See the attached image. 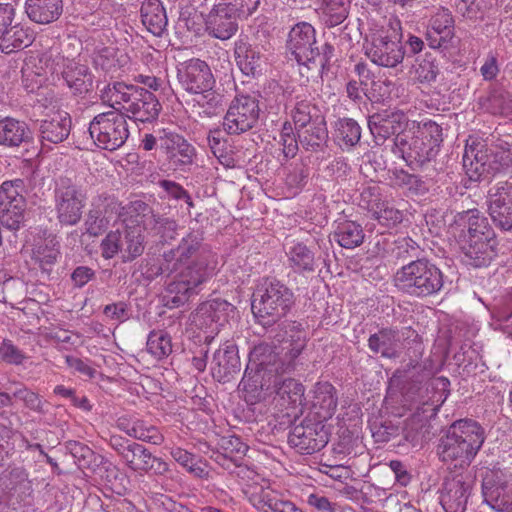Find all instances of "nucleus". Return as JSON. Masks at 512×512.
<instances>
[{
  "label": "nucleus",
  "instance_id": "f03ea898",
  "mask_svg": "<svg viewBox=\"0 0 512 512\" xmlns=\"http://www.w3.org/2000/svg\"><path fill=\"white\" fill-rule=\"evenodd\" d=\"M455 225V229L460 228L457 241L467 263L474 267L489 265L497 255V243L486 219L478 210H468L458 214Z\"/></svg>",
  "mask_w": 512,
  "mask_h": 512
},
{
  "label": "nucleus",
  "instance_id": "69168bd1",
  "mask_svg": "<svg viewBox=\"0 0 512 512\" xmlns=\"http://www.w3.org/2000/svg\"><path fill=\"white\" fill-rule=\"evenodd\" d=\"M279 143L286 158H293L298 151V141L294 134L292 125L284 122L279 135Z\"/></svg>",
  "mask_w": 512,
  "mask_h": 512
},
{
  "label": "nucleus",
  "instance_id": "20e7f679",
  "mask_svg": "<svg viewBox=\"0 0 512 512\" xmlns=\"http://www.w3.org/2000/svg\"><path fill=\"white\" fill-rule=\"evenodd\" d=\"M294 304L293 292L276 279H265L256 290L251 308L263 326H270L287 315Z\"/></svg>",
  "mask_w": 512,
  "mask_h": 512
},
{
  "label": "nucleus",
  "instance_id": "1a4fd4ad",
  "mask_svg": "<svg viewBox=\"0 0 512 512\" xmlns=\"http://www.w3.org/2000/svg\"><path fill=\"white\" fill-rule=\"evenodd\" d=\"M55 211L57 219L62 225L73 226L80 222L83 209L87 202V193L84 188L62 179L55 188Z\"/></svg>",
  "mask_w": 512,
  "mask_h": 512
},
{
  "label": "nucleus",
  "instance_id": "7c9ffc66",
  "mask_svg": "<svg viewBox=\"0 0 512 512\" xmlns=\"http://www.w3.org/2000/svg\"><path fill=\"white\" fill-rule=\"evenodd\" d=\"M143 26L154 36H162L168 25L166 9L160 0H144L140 8Z\"/></svg>",
  "mask_w": 512,
  "mask_h": 512
},
{
  "label": "nucleus",
  "instance_id": "aec40b11",
  "mask_svg": "<svg viewBox=\"0 0 512 512\" xmlns=\"http://www.w3.org/2000/svg\"><path fill=\"white\" fill-rule=\"evenodd\" d=\"M177 77L181 86L189 93L213 88L215 79L210 67L200 59H190L178 68Z\"/></svg>",
  "mask_w": 512,
  "mask_h": 512
},
{
  "label": "nucleus",
  "instance_id": "4d7b16f0",
  "mask_svg": "<svg viewBox=\"0 0 512 512\" xmlns=\"http://www.w3.org/2000/svg\"><path fill=\"white\" fill-rule=\"evenodd\" d=\"M194 102L201 108L206 116L216 114V110L222 104V96L217 93L213 88L204 89L201 92H196Z\"/></svg>",
  "mask_w": 512,
  "mask_h": 512
},
{
  "label": "nucleus",
  "instance_id": "c03bdc74",
  "mask_svg": "<svg viewBox=\"0 0 512 512\" xmlns=\"http://www.w3.org/2000/svg\"><path fill=\"white\" fill-rule=\"evenodd\" d=\"M290 267L294 271L312 272L315 269L314 253L303 243H296L287 252Z\"/></svg>",
  "mask_w": 512,
  "mask_h": 512
},
{
  "label": "nucleus",
  "instance_id": "9b49d317",
  "mask_svg": "<svg viewBox=\"0 0 512 512\" xmlns=\"http://www.w3.org/2000/svg\"><path fill=\"white\" fill-rule=\"evenodd\" d=\"M242 492L259 512H303L292 501L283 498L271 488L269 481H253L243 486Z\"/></svg>",
  "mask_w": 512,
  "mask_h": 512
},
{
  "label": "nucleus",
  "instance_id": "6ab92c4d",
  "mask_svg": "<svg viewBox=\"0 0 512 512\" xmlns=\"http://www.w3.org/2000/svg\"><path fill=\"white\" fill-rule=\"evenodd\" d=\"M367 57L375 64L393 68L404 59V50L399 41H393L383 31L374 33L366 47Z\"/></svg>",
  "mask_w": 512,
  "mask_h": 512
},
{
  "label": "nucleus",
  "instance_id": "a878e982",
  "mask_svg": "<svg viewBox=\"0 0 512 512\" xmlns=\"http://www.w3.org/2000/svg\"><path fill=\"white\" fill-rule=\"evenodd\" d=\"M93 63L96 69L102 70L110 77H116L129 68L130 58L124 51L107 46L95 51Z\"/></svg>",
  "mask_w": 512,
  "mask_h": 512
},
{
  "label": "nucleus",
  "instance_id": "a18cd8bd",
  "mask_svg": "<svg viewBox=\"0 0 512 512\" xmlns=\"http://www.w3.org/2000/svg\"><path fill=\"white\" fill-rule=\"evenodd\" d=\"M397 333L392 330H381L369 337V348L375 353H380L383 357H394L397 348Z\"/></svg>",
  "mask_w": 512,
  "mask_h": 512
},
{
  "label": "nucleus",
  "instance_id": "f8f14e48",
  "mask_svg": "<svg viewBox=\"0 0 512 512\" xmlns=\"http://www.w3.org/2000/svg\"><path fill=\"white\" fill-rule=\"evenodd\" d=\"M259 112L258 100L255 97H235L223 119L224 131L230 135H239L252 129L258 121Z\"/></svg>",
  "mask_w": 512,
  "mask_h": 512
},
{
  "label": "nucleus",
  "instance_id": "72a5a7b5",
  "mask_svg": "<svg viewBox=\"0 0 512 512\" xmlns=\"http://www.w3.org/2000/svg\"><path fill=\"white\" fill-rule=\"evenodd\" d=\"M63 11L62 0H26L25 12L28 18L38 24L56 21Z\"/></svg>",
  "mask_w": 512,
  "mask_h": 512
},
{
  "label": "nucleus",
  "instance_id": "dca6fc26",
  "mask_svg": "<svg viewBox=\"0 0 512 512\" xmlns=\"http://www.w3.org/2000/svg\"><path fill=\"white\" fill-rule=\"evenodd\" d=\"M395 149L408 165L420 166L431 161L436 153L415 129L412 128L398 134L395 138Z\"/></svg>",
  "mask_w": 512,
  "mask_h": 512
},
{
  "label": "nucleus",
  "instance_id": "e2e57ef3",
  "mask_svg": "<svg viewBox=\"0 0 512 512\" xmlns=\"http://www.w3.org/2000/svg\"><path fill=\"white\" fill-rule=\"evenodd\" d=\"M221 447L225 451V457H230L236 466H239V461L248 450V446L238 436L223 438Z\"/></svg>",
  "mask_w": 512,
  "mask_h": 512
},
{
  "label": "nucleus",
  "instance_id": "6e6d98bb",
  "mask_svg": "<svg viewBox=\"0 0 512 512\" xmlns=\"http://www.w3.org/2000/svg\"><path fill=\"white\" fill-rule=\"evenodd\" d=\"M415 78L420 83H430L434 81L439 73L438 65L431 54H425L421 59H417L414 69Z\"/></svg>",
  "mask_w": 512,
  "mask_h": 512
},
{
  "label": "nucleus",
  "instance_id": "603ef678",
  "mask_svg": "<svg viewBox=\"0 0 512 512\" xmlns=\"http://www.w3.org/2000/svg\"><path fill=\"white\" fill-rule=\"evenodd\" d=\"M483 107L494 115H510L512 113V99L506 92H492L484 101Z\"/></svg>",
  "mask_w": 512,
  "mask_h": 512
},
{
  "label": "nucleus",
  "instance_id": "e433bc0d",
  "mask_svg": "<svg viewBox=\"0 0 512 512\" xmlns=\"http://www.w3.org/2000/svg\"><path fill=\"white\" fill-rule=\"evenodd\" d=\"M121 232L119 253L123 262H130L142 255L144 251L143 228L140 225H126Z\"/></svg>",
  "mask_w": 512,
  "mask_h": 512
},
{
  "label": "nucleus",
  "instance_id": "0eeeda50",
  "mask_svg": "<svg viewBox=\"0 0 512 512\" xmlns=\"http://www.w3.org/2000/svg\"><path fill=\"white\" fill-rule=\"evenodd\" d=\"M51 75H61L73 94H85L92 89L93 75L85 64L69 59L57 49L44 53L40 59Z\"/></svg>",
  "mask_w": 512,
  "mask_h": 512
},
{
  "label": "nucleus",
  "instance_id": "58836bf2",
  "mask_svg": "<svg viewBox=\"0 0 512 512\" xmlns=\"http://www.w3.org/2000/svg\"><path fill=\"white\" fill-rule=\"evenodd\" d=\"M364 237L365 234L362 226L350 220L340 222L333 233L334 240L346 249L360 246L364 241Z\"/></svg>",
  "mask_w": 512,
  "mask_h": 512
},
{
  "label": "nucleus",
  "instance_id": "423d86ee",
  "mask_svg": "<svg viewBox=\"0 0 512 512\" xmlns=\"http://www.w3.org/2000/svg\"><path fill=\"white\" fill-rule=\"evenodd\" d=\"M178 270L165 291L164 298L169 308H176L188 302L190 297L198 294L200 286L212 275V268H209L205 259H197L182 265Z\"/></svg>",
  "mask_w": 512,
  "mask_h": 512
},
{
  "label": "nucleus",
  "instance_id": "5701e85b",
  "mask_svg": "<svg viewBox=\"0 0 512 512\" xmlns=\"http://www.w3.org/2000/svg\"><path fill=\"white\" fill-rule=\"evenodd\" d=\"M408 118L400 110H383L369 117L368 126L373 136L382 141L406 131Z\"/></svg>",
  "mask_w": 512,
  "mask_h": 512
},
{
  "label": "nucleus",
  "instance_id": "de8ad7c7",
  "mask_svg": "<svg viewBox=\"0 0 512 512\" xmlns=\"http://www.w3.org/2000/svg\"><path fill=\"white\" fill-rule=\"evenodd\" d=\"M275 393L288 405H301L304 397V387L301 383L292 378L274 382Z\"/></svg>",
  "mask_w": 512,
  "mask_h": 512
},
{
  "label": "nucleus",
  "instance_id": "4468645a",
  "mask_svg": "<svg viewBox=\"0 0 512 512\" xmlns=\"http://www.w3.org/2000/svg\"><path fill=\"white\" fill-rule=\"evenodd\" d=\"M502 471H489L482 482L483 502L495 512H512V486Z\"/></svg>",
  "mask_w": 512,
  "mask_h": 512
},
{
  "label": "nucleus",
  "instance_id": "864d4df0",
  "mask_svg": "<svg viewBox=\"0 0 512 512\" xmlns=\"http://www.w3.org/2000/svg\"><path fill=\"white\" fill-rule=\"evenodd\" d=\"M385 201L381 187L377 184H370L363 187L360 193L359 205L372 215L378 208L380 209Z\"/></svg>",
  "mask_w": 512,
  "mask_h": 512
},
{
  "label": "nucleus",
  "instance_id": "b1692460",
  "mask_svg": "<svg viewBox=\"0 0 512 512\" xmlns=\"http://www.w3.org/2000/svg\"><path fill=\"white\" fill-rule=\"evenodd\" d=\"M201 243L202 238L198 233H190L184 237L176 248L163 254L160 274L176 272L182 265L189 264V259L200 250Z\"/></svg>",
  "mask_w": 512,
  "mask_h": 512
},
{
  "label": "nucleus",
  "instance_id": "bf43d9fd",
  "mask_svg": "<svg viewBox=\"0 0 512 512\" xmlns=\"http://www.w3.org/2000/svg\"><path fill=\"white\" fill-rule=\"evenodd\" d=\"M371 217L378 221L379 224L386 227H394L403 220V213L393 207L388 201L375 211Z\"/></svg>",
  "mask_w": 512,
  "mask_h": 512
},
{
  "label": "nucleus",
  "instance_id": "338daca9",
  "mask_svg": "<svg viewBox=\"0 0 512 512\" xmlns=\"http://www.w3.org/2000/svg\"><path fill=\"white\" fill-rule=\"evenodd\" d=\"M128 428L127 434L135 439L158 444L161 438L154 427H147L144 422L140 420L132 421L131 427Z\"/></svg>",
  "mask_w": 512,
  "mask_h": 512
},
{
  "label": "nucleus",
  "instance_id": "a19ab883",
  "mask_svg": "<svg viewBox=\"0 0 512 512\" xmlns=\"http://www.w3.org/2000/svg\"><path fill=\"white\" fill-rule=\"evenodd\" d=\"M250 364L256 366L257 372L279 373L278 354L272 346L260 344L256 346L250 354Z\"/></svg>",
  "mask_w": 512,
  "mask_h": 512
},
{
  "label": "nucleus",
  "instance_id": "f257e3e1",
  "mask_svg": "<svg viewBox=\"0 0 512 512\" xmlns=\"http://www.w3.org/2000/svg\"><path fill=\"white\" fill-rule=\"evenodd\" d=\"M484 428L472 419L453 422L440 438L437 454L440 460L455 468L467 467L485 441Z\"/></svg>",
  "mask_w": 512,
  "mask_h": 512
},
{
  "label": "nucleus",
  "instance_id": "2f4dec72",
  "mask_svg": "<svg viewBox=\"0 0 512 512\" xmlns=\"http://www.w3.org/2000/svg\"><path fill=\"white\" fill-rule=\"evenodd\" d=\"M212 374L219 381L226 380L240 370L238 351L233 344H224L215 351L212 360Z\"/></svg>",
  "mask_w": 512,
  "mask_h": 512
},
{
  "label": "nucleus",
  "instance_id": "393cba45",
  "mask_svg": "<svg viewBox=\"0 0 512 512\" xmlns=\"http://www.w3.org/2000/svg\"><path fill=\"white\" fill-rule=\"evenodd\" d=\"M140 87L124 82L115 81L107 84L100 90L103 103L113 108L112 111L127 114L130 105L138 96Z\"/></svg>",
  "mask_w": 512,
  "mask_h": 512
},
{
  "label": "nucleus",
  "instance_id": "2eb2a0df",
  "mask_svg": "<svg viewBox=\"0 0 512 512\" xmlns=\"http://www.w3.org/2000/svg\"><path fill=\"white\" fill-rule=\"evenodd\" d=\"M473 478L467 473L447 476L440 495L445 512H465L473 487Z\"/></svg>",
  "mask_w": 512,
  "mask_h": 512
},
{
  "label": "nucleus",
  "instance_id": "3c124183",
  "mask_svg": "<svg viewBox=\"0 0 512 512\" xmlns=\"http://www.w3.org/2000/svg\"><path fill=\"white\" fill-rule=\"evenodd\" d=\"M147 351L156 359H163L172 352L170 336L164 331L150 332L147 340Z\"/></svg>",
  "mask_w": 512,
  "mask_h": 512
},
{
  "label": "nucleus",
  "instance_id": "4c0bfd02",
  "mask_svg": "<svg viewBox=\"0 0 512 512\" xmlns=\"http://www.w3.org/2000/svg\"><path fill=\"white\" fill-rule=\"evenodd\" d=\"M290 115L297 129L305 128L316 118H323L306 95H296L290 103Z\"/></svg>",
  "mask_w": 512,
  "mask_h": 512
},
{
  "label": "nucleus",
  "instance_id": "4be33fe9",
  "mask_svg": "<svg viewBox=\"0 0 512 512\" xmlns=\"http://www.w3.org/2000/svg\"><path fill=\"white\" fill-rule=\"evenodd\" d=\"M236 17L244 16L240 12L231 11L224 2L219 1L207 16L206 31L214 38L228 40L237 32Z\"/></svg>",
  "mask_w": 512,
  "mask_h": 512
},
{
  "label": "nucleus",
  "instance_id": "39448f33",
  "mask_svg": "<svg viewBox=\"0 0 512 512\" xmlns=\"http://www.w3.org/2000/svg\"><path fill=\"white\" fill-rule=\"evenodd\" d=\"M395 286L414 297L436 294L443 287L441 270L427 260H415L399 269L394 276Z\"/></svg>",
  "mask_w": 512,
  "mask_h": 512
},
{
  "label": "nucleus",
  "instance_id": "5fc2aeb1",
  "mask_svg": "<svg viewBox=\"0 0 512 512\" xmlns=\"http://www.w3.org/2000/svg\"><path fill=\"white\" fill-rule=\"evenodd\" d=\"M196 156L195 148L186 141L180 147H176V150L166 156V160L170 166L174 169H184L191 165Z\"/></svg>",
  "mask_w": 512,
  "mask_h": 512
},
{
  "label": "nucleus",
  "instance_id": "6e6552de",
  "mask_svg": "<svg viewBox=\"0 0 512 512\" xmlns=\"http://www.w3.org/2000/svg\"><path fill=\"white\" fill-rule=\"evenodd\" d=\"M89 133L99 148L115 151L122 147L129 137L128 123L122 113L103 112L90 122Z\"/></svg>",
  "mask_w": 512,
  "mask_h": 512
},
{
  "label": "nucleus",
  "instance_id": "7ed1b4c3",
  "mask_svg": "<svg viewBox=\"0 0 512 512\" xmlns=\"http://www.w3.org/2000/svg\"><path fill=\"white\" fill-rule=\"evenodd\" d=\"M449 384L447 378L439 377L428 385L422 386L418 383L405 390L404 394L408 399L414 400L417 395V402L421 405L417 409L422 411V415L417 412L407 421L404 429L407 441L418 443L429 418L435 416L445 402Z\"/></svg>",
  "mask_w": 512,
  "mask_h": 512
},
{
  "label": "nucleus",
  "instance_id": "13d9d810",
  "mask_svg": "<svg viewBox=\"0 0 512 512\" xmlns=\"http://www.w3.org/2000/svg\"><path fill=\"white\" fill-rule=\"evenodd\" d=\"M13 396L17 400L21 401L26 408L33 412L39 414H44L46 412V402L42 399V397L39 394L28 389L27 387L22 386L20 388H17L13 392Z\"/></svg>",
  "mask_w": 512,
  "mask_h": 512
},
{
  "label": "nucleus",
  "instance_id": "a211bd4d",
  "mask_svg": "<svg viewBox=\"0 0 512 512\" xmlns=\"http://www.w3.org/2000/svg\"><path fill=\"white\" fill-rule=\"evenodd\" d=\"M289 444L303 454H313L328 443V434L322 421H304L289 434Z\"/></svg>",
  "mask_w": 512,
  "mask_h": 512
},
{
  "label": "nucleus",
  "instance_id": "0e129e2a",
  "mask_svg": "<svg viewBox=\"0 0 512 512\" xmlns=\"http://www.w3.org/2000/svg\"><path fill=\"white\" fill-rule=\"evenodd\" d=\"M416 131L419 133L429 146L433 148L437 154L440 143L443 141L442 128L436 122L428 121L423 124L422 127L415 126Z\"/></svg>",
  "mask_w": 512,
  "mask_h": 512
},
{
  "label": "nucleus",
  "instance_id": "8fccbe9b",
  "mask_svg": "<svg viewBox=\"0 0 512 512\" xmlns=\"http://www.w3.org/2000/svg\"><path fill=\"white\" fill-rule=\"evenodd\" d=\"M5 488L19 497L26 495L31 491V482L28 479V473L23 467L12 468L5 480Z\"/></svg>",
  "mask_w": 512,
  "mask_h": 512
},
{
  "label": "nucleus",
  "instance_id": "774afa93",
  "mask_svg": "<svg viewBox=\"0 0 512 512\" xmlns=\"http://www.w3.org/2000/svg\"><path fill=\"white\" fill-rule=\"evenodd\" d=\"M186 141L187 140L178 133L163 129L160 131L159 135V148L165 156H167L176 150V147H180Z\"/></svg>",
  "mask_w": 512,
  "mask_h": 512
},
{
  "label": "nucleus",
  "instance_id": "c9c22d12",
  "mask_svg": "<svg viewBox=\"0 0 512 512\" xmlns=\"http://www.w3.org/2000/svg\"><path fill=\"white\" fill-rule=\"evenodd\" d=\"M160 108V103L156 96L152 92L140 87L138 96L135 97L132 105H130L127 115H130L136 121L150 122L158 117Z\"/></svg>",
  "mask_w": 512,
  "mask_h": 512
},
{
  "label": "nucleus",
  "instance_id": "9d476101",
  "mask_svg": "<svg viewBox=\"0 0 512 512\" xmlns=\"http://www.w3.org/2000/svg\"><path fill=\"white\" fill-rule=\"evenodd\" d=\"M234 311V306L221 298L209 299L201 303L189 317V326L193 331L206 334L205 340H211L218 333L219 327Z\"/></svg>",
  "mask_w": 512,
  "mask_h": 512
},
{
  "label": "nucleus",
  "instance_id": "c85d7f7f",
  "mask_svg": "<svg viewBox=\"0 0 512 512\" xmlns=\"http://www.w3.org/2000/svg\"><path fill=\"white\" fill-rule=\"evenodd\" d=\"M234 54L237 66L243 74L255 77L262 73L266 58L260 49L244 40H238L235 43Z\"/></svg>",
  "mask_w": 512,
  "mask_h": 512
},
{
  "label": "nucleus",
  "instance_id": "473e14b6",
  "mask_svg": "<svg viewBox=\"0 0 512 512\" xmlns=\"http://www.w3.org/2000/svg\"><path fill=\"white\" fill-rule=\"evenodd\" d=\"M312 407L320 421L328 420L334 415L337 408V397L332 384L319 382L315 385Z\"/></svg>",
  "mask_w": 512,
  "mask_h": 512
},
{
  "label": "nucleus",
  "instance_id": "f704fd0d",
  "mask_svg": "<svg viewBox=\"0 0 512 512\" xmlns=\"http://www.w3.org/2000/svg\"><path fill=\"white\" fill-rule=\"evenodd\" d=\"M454 20L451 12L446 8H440L432 16L429 24L430 30L427 32V39L433 48L440 47L443 42L450 40L453 35Z\"/></svg>",
  "mask_w": 512,
  "mask_h": 512
},
{
  "label": "nucleus",
  "instance_id": "412c9836",
  "mask_svg": "<svg viewBox=\"0 0 512 512\" xmlns=\"http://www.w3.org/2000/svg\"><path fill=\"white\" fill-rule=\"evenodd\" d=\"M489 214L496 226L512 228V183H498L490 193Z\"/></svg>",
  "mask_w": 512,
  "mask_h": 512
},
{
  "label": "nucleus",
  "instance_id": "ddd939ff",
  "mask_svg": "<svg viewBox=\"0 0 512 512\" xmlns=\"http://www.w3.org/2000/svg\"><path fill=\"white\" fill-rule=\"evenodd\" d=\"M15 9L11 4H0V50L10 54L28 47L33 42V34L20 24H13Z\"/></svg>",
  "mask_w": 512,
  "mask_h": 512
},
{
  "label": "nucleus",
  "instance_id": "37998d69",
  "mask_svg": "<svg viewBox=\"0 0 512 512\" xmlns=\"http://www.w3.org/2000/svg\"><path fill=\"white\" fill-rule=\"evenodd\" d=\"M120 455L131 470L147 472V464L151 453L143 445L130 443L123 446L120 450Z\"/></svg>",
  "mask_w": 512,
  "mask_h": 512
},
{
  "label": "nucleus",
  "instance_id": "cd10ccee",
  "mask_svg": "<svg viewBox=\"0 0 512 512\" xmlns=\"http://www.w3.org/2000/svg\"><path fill=\"white\" fill-rule=\"evenodd\" d=\"M41 141L57 144L64 141L70 134L71 117L65 111L49 114L40 124Z\"/></svg>",
  "mask_w": 512,
  "mask_h": 512
},
{
  "label": "nucleus",
  "instance_id": "ea45409f",
  "mask_svg": "<svg viewBox=\"0 0 512 512\" xmlns=\"http://www.w3.org/2000/svg\"><path fill=\"white\" fill-rule=\"evenodd\" d=\"M298 138L307 150H315L325 143L328 138V131L324 117L316 118L305 128H299Z\"/></svg>",
  "mask_w": 512,
  "mask_h": 512
},
{
  "label": "nucleus",
  "instance_id": "680f3d73",
  "mask_svg": "<svg viewBox=\"0 0 512 512\" xmlns=\"http://www.w3.org/2000/svg\"><path fill=\"white\" fill-rule=\"evenodd\" d=\"M290 335L289 339L286 341L288 345L285 347L288 350V355L290 358L289 365L293 360H295L303 351L306 346V335L305 332L299 328V325H295L294 323L289 325Z\"/></svg>",
  "mask_w": 512,
  "mask_h": 512
},
{
  "label": "nucleus",
  "instance_id": "bb28decb",
  "mask_svg": "<svg viewBox=\"0 0 512 512\" xmlns=\"http://www.w3.org/2000/svg\"><path fill=\"white\" fill-rule=\"evenodd\" d=\"M485 145L481 142L467 144L463 155V167L471 180L477 181L493 169Z\"/></svg>",
  "mask_w": 512,
  "mask_h": 512
},
{
  "label": "nucleus",
  "instance_id": "f3484780",
  "mask_svg": "<svg viewBox=\"0 0 512 512\" xmlns=\"http://www.w3.org/2000/svg\"><path fill=\"white\" fill-rule=\"evenodd\" d=\"M315 44V29L307 22L296 24L288 34L287 48L300 65H308L320 56Z\"/></svg>",
  "mask_w": 512,
  "mask_h": 512
},
{
  "label": "nucleus",
  "instance_id": "09e8293b",
  "mask_svg": "<svg viewBox=\"0 0 512 512\" xmlns=\"http://www.w3.org/2000/svg\"><path fill=\"white\" fill-rule=\"evenodd\" d=\"M325 17V23L330 27L341 24L348 15V0H319Z\"/></svg>",
  "mask_w": 512,
  "mask_h": 512
},
{
  "label": "nucleus",
  "instance_id": "79ce46f5",
  "mask_svg": "<svg viewBox=\"0 0 512 512\" xmlns=\"http://www.w3.org/2000/svg\"><path fill=\"white\" fill-rule=\"evenodd\" d=\"M335 140L342 149H351L358 144L361 138L359 124L351 118H342L335 122Z\"/></svg>",
  "mask_w": 512,
  "mask_h": 512
},
{
  "label": "nucleus",
  "instance_id": "49530a36",
  "mask_svg": "<svg viewBox=\"0 0 512 512\" xmlns=\"http://www.w3.org/2000/svg\"><path fill=\"white\" fill-rule=\"evenodd\" d=\"M59 255L57 244L53 239L43 240L34 245L32 249V259L38 263L39 267L49 272L56 263Z\"/></svg>",
  "mask_w": 512,
  "mask_h": 512
},
{
  "label": "nucleus",
  "instance_id": "052dcab7",
  "mask_svg": "<svg viewBox=\"0 0 512 512\" xmlns=\"http://www.w3.org/2000/svg\"><path fill=\"white\" fill-rule=\"evenodd\" d=\"M262 376L260 372H257L254 375H250L247 372L245 373L240 385H242L243 391L245 394V400L251 404L256 403L262 398L263 384L261 383L260 387L258 384L261 382Z\"/></svg>",
  "mask_w": 512,
  "mask_h": 512
},
{
  "label": "nucleus",
  "instance_id": "c756f323",
  "mask_svg": "<svg viewBox=\"0 0 512 512\" xmlns=\"http://www.w3.org/2000/svg\"><path fill=\"white\" fill-rule=\"evenodd\" d=\"M32 140V132L24 121L12 117L0 120V145L7 148H18Z\"/></svg>",
  "mask_w": 512,
  "mask_h": 512
}]
</instances>
